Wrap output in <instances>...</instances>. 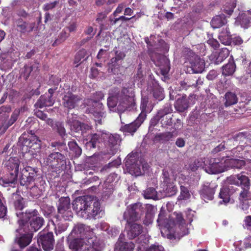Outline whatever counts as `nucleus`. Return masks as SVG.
Masks as SVG:
<instances>
[{"label": "nucleus", "mask_w": 251, "mask_h": 251, "mask_svg": "<svg viewBox=\"0 0 251 251\" xmlns=\"http://www.w3.org/2000/svg\"><path fill=\"white\" fill-rule=\"evenodd\" d=\"M107 104L110 108L117 106L119 113L133 109L136 105L135 92L130 87H123L121 90L117 87L112 88L109 91Z\"/></svg>", "instance_id": "nucleus-1"}, {"label": "nucleus", "mask_w": 251, "mask_h": 251, "mask_svg": "<svg viewBox=\"0 0 251 251\" xmlns=\"http://www.w3.org/2000/svg\"><path fill=\"white\" fill-rule=\"evenodd\" d=\"M73 208L77 214L85 219H96L101 211L100 201L95 197L84 195L76 198L73 201Z\"/></svg>", "instance_id": "nucleus-2"}, {"label": "nucleus", "mask_w": 251, "mask_h": 251, "mask_svg": "<svg viewBox=\"0 0 251 251\" xmlns=\"http://www.w3.org/2000/svg\"><path fill=\"white\" fill-rule=\"evenodd\" d=\"M16 215L20 218L17 231L23 230V232L32 233L41 228L44 222L43 218L38 216V212L36 209L26 210L25 213L17 212Z\"/></svg>", "instance_id": "nucleus-3"}, {"label": "nucleus", "mask_w": 251, "mask_h": 251, "mask_svg": "<svg viewBox=\"0 0 251 251\" xmlns=\"http://www.w3.org/2000/svg\"><path fill=\"white\" fill-rule=\"evenodd\" d=\"M66 163L65 156L62 153L54 151L44 159V164L49 172L57 173Z\"/></svg>", "instance_id": "nucleus-4"}, {"label": "nucleus", "mask_w": 251, "mask_h": 251, "mask_svg": "<svg viewBox=\"0 0 251 251\" xmlns=\"http://www.w3.org/2000/svg\"><path fill=\"white\" fill-rule=\"evenodd\" d=\"M144 213V208L140 202H137L127 206L123 215L126 223L136 222L139 221Z\"/></svg>", "instance_id": "nucleus-5"}, {"label": "nucleus", "mask_w": 251, "mask_h": 251, "mask_svg": "<svg viewBox=\"0 0 251 251\" xmlns=\"http://www.w3.org/2000/svg\"><path fill=\"white\" fill-rule=\"evenodd\" d=\"M245 165L244 160L232 158L226 160L224 163L213 164L211 166L210 173H224L229 170L230 168H241Z\"/></svg>", "instance_id": "nucleus-6"}, {"label": "nucleus", "mask_w": 251, "mask_h": 251, "mask_svg": "<svg viewBox=\"0 0 251 251\" xmlns=\"http://www.w3.org/2000/svg\"><path fill=\"white\" fill-rule=\"evenodd\" d=\"M103 142L109 149V153L112 155L116 154L119 150L122 137L120 134L102 132Z\"/></svg>", "instance_id": "nucleus-7"}, {"label": "nucleus", "mask_w": 251, "mask_h": 251, "mask_svg": "<svg viewBox=\"0 0 251 251\" xmlns=\"http://www.w3.org/2000/svg\"><path fill=\"white\" fill-rule=\"evenodd\" d=\"M52 127L57 131L63 141L62 142H52L50 146L52 148H55L56 150H57L60 152L66 151L67 147L64 140L67 136V133L64 124L61 122H57L55 124L54 123L53 126Z\"/></svg>", "instance_id": "nucleus-8"}, {"label": "nucleus", "mask_w": 251, "mask_h": 251, "mask_svg": "<svg viewBox=\"0 0 251 251\" xmlns=\"http://www.w3.org/2000/svg\"><path fill=\"white\" fill-rule=\"evenodd\" d=\"M59 216L65 220L73 218V213L70 210V199L68 197H61L59 199L57 205Z\"/></svg>", "instance_id": "nucleus-9"}, {"label": "nucleus", "mask_w": 251, "mask_h": 251, "mask_svg": "<svg viewBox=\"0 0 251 251\" xmlns=\"http://www.w3.org/2000/svg\"><path fill=\"white\" fill-rule=\"evenodd\" d=\"M82 100L81 96L68 92L64 94L63 97L62 104L64 107L67 108L68 110H71L78 106Z\"/></svg>", "instance_id": "nucleus-10"}, {"label": "nucleus", "mask_w": 251, "mask_h": 251, "mask_svg": "<svg viewBox=\"0 0 251 251\" xmlns=\"http://www.w3.org/2000/svg\"><path fill=\"white\" fill-rule=\"evenodd\" d=\"M37 242L41 243L45 251H50L53 248L54 240L53 233L48 232L46 234L40 232Z\"/></svg>", "instance_id": "nucleus-11"}, {"label": "nucleus", "mask_w": 251, "mask_h": 251, "mask_svg": "<svg viewBox=\"0 0 251 251\" xmlns=\"http://www.w3.org/2000/svg\"><path fill=\"white\" fill-rule=\"evenodd\" d=\"M173 111L172 106L170 105H166L162 109L158 110V112L161 113L160 123L162 127L171 126L173 125L172 116L171 114Z\"/></svg>", "instance_id": "nucleus-12"}, {"label": "nucleus", "mask_w": 251, "mask_h": 251, "mask_svg": "<svg viewBox=\"0 0 251 251\" xmlns=\"http://www.w3.org/2000/svg\"><path fill=\"white\" fill-rule=\"evenodd\" d=\"M126 229L128 238L129 239H133L141 234L143 231V226L136 222L126 223Z\"/></svg>", "instance_id": "nucleus-13"}, {"label": "nucleus", "mask_w": 251, "mask_h": 251, "mask_svg": "<svg viewBox=\"0 0 251 251\" xmlns=\"http://www.w3.org/2000/svg\"><path fill=\"white\" fill-rule=\"evenodd\" d=\"M16 231L20 233V236L16 237L15 241L21 249H24L31 242L33 234L28 231L27 232H24L25 233H23L22 230L17 231V229Z\"/></svg>", "instance_id": "nucleus-14"}, {"label": "nucleus", "mask_w": 251, "mask_h": 251, "mask_svg": "<svg viewBox=\"0 0 251 251\" xmlns=\"http://www.w3.org/2000/svg\"><path fill=\"white\" fill-rule=\"evenodd\" d=\"M144 121V120L138 117L134 122L122 126L120 128V130L124 133H128L133 135L143 123Z\"/></svg>", "instance_id": "nucleus-15"}, {"label": "nucleus", "mask_w": 251, "mask_h": 251, "mask_svg": "<svg viewBox=\"0 0 251 251\" xmlns=\"http://www.w3.org/2000/svg\"><path fill=\"white\" fill-rule=\"evenodd\" d=\"M89 231V227L84 224H77L72 229L71 235L80 239L87 237L89 235L88 232Z\"/></svg>", "instance_id": "nucleus-16"}, {"label": "nucleus", "mask_w": 251, "mask_h": 251, "mask_svg": "<svg viewBox=\"0 0 251 251\" xmlns=\"http://www.w3.org/2000/svg\"><path fill=\"white\" fill-rule=\"evenodd\" d=\"M19 115V112L14 110L8 120L7 119L8 115L4 116L0 131L1 132H6L8 128L17 121Z\"/></svg>", "instance_id": "nucleus-17"}, {"label": "nucleus", "mask_w": 251, "mask_h": 251, "mask_svg": "<svg viewBox=\"0 0 251 251\" xmlns=\"http://www.w3.org/2000/svg\"><path fill=\"white\" fill-rule=\"evenodd\" d=\"M17 30L22 34L31 32L35 27V23H28L23 19L19 18L16 21Z\"/></svg>", "instance_id": "nucleus-18"}, {"label": "nucleus", "mask_w": 251, "mask_h": 251, "mask_svg": "<svg viewBox=\"0 0 251 251\" xmlns=\"http://www.w3.org/2000/svg\"><path fill=\"white\" fill-rule=\"evenodd\" d=\"M103 107H96V106H90L86 109V111L92 114L96 122V124H102V119L104 117V113L103 112Z\"/></svg>", "instance_id": "nucleus-19"}, {"label": "nucleus", "mask_w": 251, "mask_h": 251, "mask_svg": "<svg viewBox=\"0 0 251 251\" xmlns=\"http://www.w3.org/2000/svg\"><path fill=\"white\" fill-rule=\"evenodd\" d=\"M227 181L230 184L240 185L243 188L249 189L250 186V179L248 177L243 175L239 176V175H238L237 179L231 176L229 177H227Z\"/></svg>", "instance_id": "nucleus-20"}, {"label": "nucleus", "mask_w": 251, "mask_h": 251, "mask_svg": "<svg viewBox=\"0 0 251 251\" xmlns=\"http://www.w3.org/2000/svg\"><path fill=\"white\" fill-rule=\"evenodd\" d=\"M190 68L192 73H201L205 67V63L203 59L196 56L194 59L190 62Z\"/></svg>", "instance_id": "nucleus-21"}, {"label": "nucleus", "mask_w": 251, "mask_h": 251, "mask_svg": "<svg viewBox=\"0 0 251 251\" xmlns=\"http://www.w3.org/2000/svg\"><path fill=\"white\" fill-rule=\"evenodd\" d=\"M215 192V187L211 186L210 183H207L202 185L200 190V194L202 199L204 201L212 200Z\"/></svg>", "instance_id": "nucleus-22"}, {"label": "nucleus", "mask_w": 251, "mask_h": 251, "mask_svg": "<svg viewBox=\"0 0 251 251\" xmlns=\"http://www.w3.org/2000/svg\"><path fill=\"white\" fill-rule=\"evenodd\" d=\"M155 65L159 67L162 75L166 76L168 75L170 70V63L168 58L163 55H159Z\"/></svg>", "instance_id": "nucleus-23"}, {"label": "nucleus", "mask_w": 251, "mask_h": 251, "mask_svg": "<svg viewBox=\"0 0 251 251\" xmlns=\"http://www.w3.org/2000/svg\"><path fill=\"white\" fill-rule=\"evenodd\" d=\"M34 135L28 136L27 137L22 136L19 138L18 146L20 147L22 153L30 151V145L32 143Z\"/></svg>", "instance_id": "nucleus-24"}, {"label": "nucleus", "mask_w": 251, "mask_h": 251, "mask_svg": "<svg viewBox=\"0 0 251 251\" xmlns=\"http://www.w3.org/2000/svg\"><path fill=\"white\" fill-rule=\"evenodd\" d=\"M3 164L6 171L19 173L20 160L18 157H10L8 160L4 161Z\"/></svg>", "instance_id": "nucleus-25"}, {"label": "nucleus", "mask_w": 251, "mask_h": 251, "mask_svg": "<svg viewBox=\"0 0 251 251\" xmlns=\"http://www.w3.org/2000/svg\"><path fill=\"white\" fill-rule=\"evenodd\" d=\"M18 174H0V184L7 187L16 182Z\"/></svg>", "instance_id": "nucleus-26"}, {"label": "nucleus", "mask_w": 251, "mask_h": 251, "mask_svg": "<svg viewBox=\"0 0 251 251\" xmlns=\"http://www.w3.org/2000/svg\"><path fill=\"white\" fill-rule=\"evenodd\" d=\"M54 103V100L53 98H50V97L48 96L46 93L40 97L34 106L37 108H42L44 107L51 106Z\"/></svg>", "instance_id": "nucleus-27"}, {"label": "nucleus", "mask_w": 251, "mask_h": 251, "mask_svg": "<svg viewBox=\"0 0 251 251\" xmlns=\"http://www.w3.org/2000/svg\"><path fill=\"white\" fill-rule=\"evenodd\" d=\"M103 142L102 132L100 133H93L90 135V141L86 142L85 145L88 149H95L99 144Z\"/></svg>", "instance_id": "nucleus-28"}, {"label": "nucleus", "mask_w": 251, "mask_h": 251, "mask_svg": "<svg viewBox=\"0 0 251 251\" xmlns=\"http://www.w3.org/2000/svg\"><path fill=\"white\" fill-rule=\"evenodd\" d=\"M236 69V65L233 56H231L228 62L222 67V74L225 76L232 75Z\"/></svg>", "instance_id": "nucleus-29"}, {"label": "nucleus", "mask_w": 251, "mask_h": 251, "mask_svg": "<svg viewBox=\"0 0 251 251\" xmlns=\"http://www.w3.org/2000/svg\"><path fill=\"white\" fill-rule=\"evenodd\" d=\"M12 197L14 200V205L15 209L17 211H22L25 207V203L24 198L20 194V192L17 191L15 193H13Z\"/></svg>", "instance_id": "nucleus-30"}, {"label": "nucleus", "mask_w": 251, "mask_h": 251, "mask_svg": "<svg viewBox=\"0 0 251 251\" xmlns=\"http://www.w3.org/2000/svg\"><path fill=\"white\" fill-rule=\"evenodd\" d=\"M218 38L222 44L225 45H230L231 43V35L229 28L223 29L220 33Z\"/></svg>", "instance_id": "nucleus-31"}, {"label": "nucleus", "mask_w": 251, "mask_h": 251, "mask_svg": "<svg viewBox=\"0 0 251 251\" xmlns=\"http://www.w3.org/2000/svg\"><path fill=\"white\" fill-rule=\"evenodd\" d=\"M227 20L224 14L215 16L211 21V25L214 28H219L226 24Z\"/></svg>", "instance_id": "nucleus-32"}, {"label": "nucleus", "mask_w": 251, "mask_h": 251, "mask_svg": "<svg viewBox=\"0 0 251 251\" xmlns=\"http://www.w3.org/2000/svg\"><path fill=\"white\" fill-rule=\"evenodd\" d=\"M175 106L176 109L179 112H183L186 110L189 107V101L186 96H182L181 98L178 99Z\"/></svg>", "instance_id": "nucleus-33"}, {"label": "nucleus", "mask_w": 251, "mask_h": 251, "mask_svg": "<svg viewBox=\"0 0 251 251\" xmlns=\"http://www.w3.org/2000/svg\"><path fill=\"white\" fill-rule=\"evenodd\" d=\"M236 22L244 28H248L251 26V17L246 13H242L238 16Z\"/></svg>", "instance_id": "nucleus-34"}, {"label": "nucleus", "mask_w": 251, "mask_h": 251, "mask_svg": "<svg viewBox=\"0 0 251 251\" xmlns=\"http://www.w3.org/2000/svg\"><path fill=\"white\" fill-rule=\"evenodd\" d=\"M226 100L224 104L226 107L230 106L237 103L238 99L237 95L233 92H227L225 95Z\"/></svg>", "instance_id": "nucleus-35"}, {"label": "nucleus", "mask_w": 251, "mask_h": 251, "mask_svg": "<svg viewBox=\"0 0 251 251\" xmlns=\"http://www.w3.org/2000/svg\"><path fill=\"white\" fill-rule=\"evenodd\" d=\"M68 145L70 150L71 153L72 154L74 157L77 158L81 154L82 150L75 141H72L69 142Z\"/></svg>", "instance_id": "nucleus-36"}, {"label": "nucleus", "mask_w": 251, "mask_h": 251, "mask_svg": "<svg viewBox=\"0 0 251 251\" xmlns=\"http://www.w3.org/2000/svg\"><path fill=\"white\" fill-rule=\"evenodd\" d=\"M152 94L153 97L159 101L162 100L165 97L163 89L158 84L153 85Z\"/></svg>", "instance_id": "nucleus-37"}, {"label": "nucleus", "mask_w": 251, "mask_h": 251, "mask_svg": "<svg viewBox=\"0 0 251 251\" xmlns=\"http://www.w3.org/2000/svg\"><path fill=\"white\" fill-rule=\"evenodd\" d=\"M149 102V98L147 97H142L140 109L141 110V113L139 114L138 117L145 120L147 116V105Z\"/></svg>", "instance_id": "nucleus-38"}, {"label": "nucleus", "mask_w": 251, "mask_h": 251, "mask_svg": "<svg viewBox=\"0 0 251 251\" xmlns=\"http://www.w3.org/2000/svg\"><path fill=\"white\" fill-rule=\"evenodd\" d=\"M104 98V94L102 92L99 91L96 92L93 94V99L89 101V102H91V106H96V107L100 106V107H103V104L101 102H99V101Z\"/></svg>", "instance_id": "nucleus-39"}, {"label": "nucleus", "mask_w": 251, "mask_h": 251, "mask_svg": "<svg viewBox=\"0 0 251 251\" xmlns=\"http://www.w3.org/2000/svg\"><path fill=\"white\" fill-rule=\"evenodd\" d=\"M121 159L117 158L113 161L109 162L108 164L103 166L100 170V171L101 172L110 171L112 169L117 168L121 165Z\"/></svg>", "instance_id": "nucleus-40"}, {"label": "nucleus", "mask_w": 251, "mask_h": 251, "mask_svg": "<svg viewBox=\"0 0 251 251\" xmlns=\"http://www.w3.org/2000/svg\"><path fill=\"white\" fill-rule=\"evenodd\" d=\"M162 182L163 186L175 184L176 178V174H162Z\"/></svg>", "instance_id": "nucleus-41"}, {"label": "nucleus", "mask_w": 251, "mask_h": 251, "mask_svg": "<svg viewBox=\"0 0 251 251\" xmlns=\"http://www.w3.org/2000/svg\"><path fill=\"white\" fill-rule=\"evenodd\" d=\"M229 50L226 48H222L215 60V64H219L224 61L228 56Z\"/></svg>", "instance_id": "nucleus-42"}, {"label": "nucleus", "mask_w": 251, "mask_h": 251, "mask_svg": "<svg viewBox=\"0 0 251 251\" xmlns=\"http://www.w3.org/2000/svg\"><path fill=\"white\" fill-rule=\"evenodd\" d=\"M163 189L166 196L167 197L174 196L177 192V188L175 184L163 186Z\"/></svg>", "instance_id": "nucleus-43"}, {"label": "nucleus", "mask_w": 251, "mask_h": 251, "mask_svg": "<svg viewBox=\"0 0 251 251\" xmlns=\"http://www.w3.org/2000/svg\"><path fill=\"white\" fill-rule=\"evenodd\" d=\"M20 177V184L23 186H27L34 180V176H30V174H21Z\"/></svg>", "instance_id": "nucleus-44"}, {"label": "nucleus", "mask_w": 251, "mask_h": 251, "mask_svg": "<svg viewBox=\"0 0 251 251\" xmlns=\"http://www.w3.org/2000/svg\"><path fill=\"white\" fill-rule=\"evenodd\" d=\"M33 140L32 143L30 145V151H31L33 153L32 150L35 152H38L40 151L41 147V141L39 139V137L36 135L32 137Z\"/></svg>", "instance_id": "nucleus-45"}, {"label": "nucleus", "mask_w": 251, "mask_h": 251, "mask_svg": "<svg viewBox=\"0 0 251 251\" xmlns=\"http://www.w3.org/2000/svg\"><path fill=\"white\" fill-rule=\"evenodd\" d=\"M32 71V66H29L27 64L25 65L24 67L20 70V77H23L25 80H26L28 78Z\"/></svg>", "instance_id": "nucleus-46"}, {"label": "nucleus", "mask_w": 251, "mask_h": 251, "mask_svg": "<svg viewBox=\"0 0 251 251\" xmlns=\"http://www.w3.org/2000/svg\"><path fill=\"white\" fill-rule=\"evenodd\" d=\"M135 153H129L126 157L125 161L126 166L128 168H132L137 161Z\"/></svg>", "instance_id": "nucleus-47"}, {"label": "nucleus", "mask_w": 251, "mask_h": 251, "mask_svg": "<svg viewBox=\"0 0 251 251\" xmlns=\"http://www.w3.org/2000/svg\"><path fill=\"white\" fill-rule=\"evenodd\" d=\"M236 4L234 1L227 2L223 6V11L228 15H231L233 10L236 7Z\"/></svg>", "instance_id": "nucleus-48"}, {"label": "nucleus", "mask_w": 251, "mask_h": 251, "mask_svg": "<svg viewBox=\"0 0 251 251\" xmlns=\"http://www.w3.org/2000/svg\"><path fill=\"white\" fill-rule=\"evenodd\" d=\"M36 116L42 120L46 122V123L50 126L53 127L54 125V122L52 119L48 118L47 115L43 113L41 111H38L36 112Z\"/></svg>", "instance_id": "nucleus-49"}, {"label": "nucleus", "mask_w": 251, "mask_h": 251, "mask_svg": "<svg viewBox=\"0 0 251 251\" xmlns=\"http://www.w3.org/2000/svg\"><path fill=\"white\" fill-rule=\"evenodd\" d=\"M219 197L220 199L223 200L224 202L226 203L228 202L230 200V195L228 189L226 187L221 188Z\"/></svg>", "instance_id": "nucleus-50"}, {"label": "nucleus", "mask_w": 251, "mask_h": 251, "mask_svg": "<svg viewBox=\"0 0 251 251\" xmlns=\"http://www.w3.org/2000/svg\"><path fill=\"white\" fill-rule=\"evenodd\" d=\"M180 193L178 197L180 200H186L190 198V194L188 189L182 185L180 186Z\"/></svg>", "instance_id": "nucleus-51"}, {"label": "nucleus", "mask_w": 251, "mask_h": 251, "mask_svg": "<svg viewBox=\"0 0 251 251\" xmlns=\"http://www.w3.org/2000/svg\"><path fill=\"white\" fill-rule=\"evenodd\" d=\"M174 137L173 132H166L158 135L159 140L162 142H166L169 141Z\"/></svg>", "instance_id": "nucleus-52"}, {"label": "nucleus", "mask_w": 251, "mask_h": 251, "mask_svg": "<svg viewBox=\"0 0 251 251\" xmlns=\"http://www.w3.org/2000/svg\"><path fill=\"white\" fill-rule=\"evenodd\" d=\"M156 193L154 188H148L144 192V198L146 199H154L156 197Z\"/></svg>", "instance_id": "nucleus-53"}, {"label": "nucleus", "mask_w": 251, "mask_h": 251, "mask_svg": "<svg viewBox=\"0 0 251 251\" xmlns=\"http://www.w3.org/2000/svg\"><path fill=\"white\" fill-rule=\"evenodd\" d=\"M69 36V34H68L65 31H62L59 34L58 38L55 40L54 43L52 44L53 46H57L58 44L64 42L67 38Z\"/></svg>", "instance_id": "nucleus-54"}, {"label": "nucleus", "mask_w": 251, "mask_h": 251, "mask_svg": "<svg viewBox=\"0 0 251 251\" xmlns=\"http://www.w3.org/2000/svg\"><path fill=\"white\" fill-rule=\"evenodd\" d=\"M201 168H202V162L200 159H195L189 164V168L192 172H195Z\"/></svg>", "instance_id": "nucleus-55"}, {"label": "nucleus", "mask_w": 251, "mask_h": 251, "mask_svg": "<svg viewBox=\"0 0 251 251\" xmlns=\"http://www.w3.org/2000/svg\"><path fill=\"white\" fill-rule=\"evenodd\" d=\"M135 246L132 242H125L120 246V251H133Z\"/></svg>", "instance_id": "nucleus-56"}, {"label": "nucleus", "mask_w": 251, "mask_h": 251, "mask_svg": "<svg viewBox=\"0 0 251 251\" xmlns=\"http://www.w3.org/2000/svg\"><path fill=\"white\" fill-rule=\"evenodd\" d=\"M75 238V239L70 241L69 248L75 251H77L80 246V241L79 238Z\"/></svg>", "instance_id": "nucleus-57"}, {"label": "nucleus", "mask_w": 251, "mask_h": 251, "mask_svg": "<svg viewBox=\"0 0 251 251\" xmlns=\"http://www.w3.org/2000/svg\"><path fill=\"white\" fill-rule=\"evenodd\" d=\"M248 189L247 188H243V190L240 193L239 199L243 203L250 199L249 193Z\"/></svg>", "instance_id": "nucleus-58"}, {"label": "nucleus", "mask_w": 251, "mask_h": 251, "mask_svg": "<svg viewBox=\"0 0 251 251\" xmlns=\"http://www.w3.org/2000/svg\"><path fill=\"white\" fill-rule=\"evenodd\" d=\"M2 199H3V198L2 194L0 192V218H3L7 212V208L4 204Z\"/></svg>", "instance_id": "nucleus-59"}, {"label": "nucleus", "mask_w": 251, "mask_h": 251, "mask_svg": "<svg viewBox=\"0 0 251 251\" xmlns=\"http://www.w3.org/2000/svg\"><path fill=\"white\" fill-rule=\"evenodd\" d=\"M103 248V245L102 243L98 241L94 242L92 246L89 250V251H101Z\"/></svg>", "instance_id": "nucleus-60"}, {"label": "nucleus", "mask_w": 251, "mask_h": 251, "mask_svg": "<svg viewBox=\"0 0 251 251\" xmlns=\"http://www.w3.org/2000/svg\"><path fill=\"white\" fill-rule=\"evenodd\" d=\"M226 149V141H223L221 144L215 147L211 151L212 153L216 154L219 152L224 151Z\"/></svg>", "instance_id": "nucleus-61"}, {"label": "nucleus", "mask_w": 251, "mask_h": 251, "mask_svg": "<svg viewBox=\"0 0 251 251\" xmlns=\"http://www.w3.org/2000/svg\"><path fill=\"white\" fill-rule=\"evenodd\" d=\"M59 4V0H55L53 2L47 3L44 5L43 9L44 11H48L54 8Z\"/></svg>", "instance_id": "nucleus-62"}, {"label": "nucleus", "mask_w": 251, "mask_h": 251, "mask_svg": "<svg viewBox=\"0 0 251 251\" xmlns=\"http://www.w3.org/2000/svg\"><path fill=\"white\" fill-rule=\"evenodd\" d=\"M11 106L10 105L7 104L2 105L0 107V115L1 116L8 114L11 112Z\"/></svg>", "instance_id": "nucleus-63"}, {"label": "nucleus", "mask_w": 251, "mask_h": 251, "mask_svg": "<svg viewBox=\"0 0 251 251\" xmlns=\"http://www.w3.org/2000/svg\"><path fill=\"white\" fill-rule=\"evenodd\" d=\"M86 54V50H79L76 54L75 57V63H78L83 58Z\"/></svg>", "instance_id": "nucleus-64"}]
</instances>
